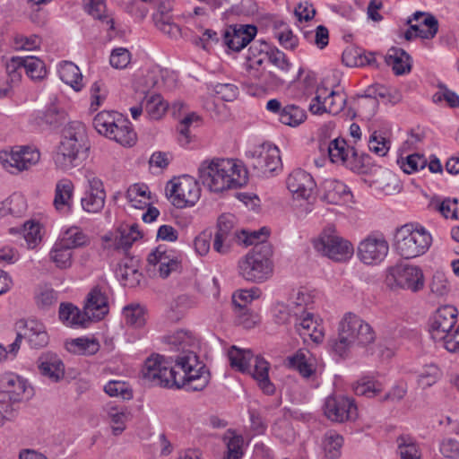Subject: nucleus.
I'll list each match as a JSON object with an SVG mask.
<instances>
[{"mask_svg": "<svg viewBox=\"0 0 459 459\" xmlns=\"http://www.w3.org/2000/svg\"><path fill=\"white\" fill-rule=\"evenodd\" d=\"M164 341L169 350L175 352L170 357L176 363L175 386L193 392L204 389L210 381V374L195 351L198 347L196 338L190 332L179 330L164 337Z\"/></svg>", "mask_w": 459, "mask_h": 459, "instance_id": "1", "label": "nucleus"}, {"mask_svg": "<svg viewBox=\"0 0 459 459\" xmlns=\"http://www.w3.org/2000/svg\"><path fill=\"white\" fill-rule=\"evenodd\" d=\"M198 177L204 186L214 193L241 187L247 182V169L230 159L204 160L198 168Z\"/></svg>", "mask_w": 459, "mask_h": 459, "instance_id": "2", "label": "nucleus"}, {"mask_svg": "<svg viewBox=\"0 0 459 459\" xmlns=\"http://www.w3.org/2000/svg\"><path fill=\"white\" fill-rule=\"evenodd\" d=\"M376 339L373 327L356 314L349 312L339 323L338 336L329 339L328 348L334 355L346 358L353 345L368 348Z\"/></svg>", "mask_w": 459, "mask_h": 459, "instance_id": "3", "label": "nucleus"}, {"mask_svg": "<svg viewBox=\"0 0 459 459\" xmlns=\"http://www.w3.org/2000/svg\"><path fill=\"white\" fill-rule=\"evenodd\" d=\"M88 150L83 126L80 123L72 124L64 131L63 140L54 155L55 164L62 170L78 167L86 159Z\"/></svg>", "mask_w": 459, "mask_h": 459, "instance_id": "4", "label": "nucleus"}, {"mask_svg": "<svg viewBox=\"0 0 459 459\" xmlns=\"http://www.w3.org/2000/svg\"><path fill=\"white\" fill-rule=\"evenodd\" d=\"M273 248L269 243L255 245L238 262V275L245 281L262 283L273 273Z\"/></svg>", "mask_w": 459, "mask_h": 459, "instance_id": "5", "label": "nucleus"}, {"mask_svg": "<svg viewBox=\"0 0 459 459\" xmlns=\"http://www.w3.org/2000/svg\"><path fill=\"white\" fill-rule=\"evenodd\" d=\"M432 242L431 235L424 228L405 224L395 233V250L405 259L425 254Z\"/></svg>", "mask_w": 459, "mask_h": 459, "instance_id": "6", "label": "nucleus"}, {"mask_svg": "<svg viewBox=\"0 0 459 459\" xmlns=\"http://www.w3.org/2000/svg\"><path fill=\"white\" fill-rule=\"evenodd\" d=\"M315 248L325 256L335 261L345 262L353 253V245L337 231L333 225L326 226L314 242Z\"/></svg>", "mask_w": 459, "mask_h": 459, "instance_id": "7", "label": "nucleus"}, {"mask_svg": "<svg viewBox=\"0 0 459 459\" xmlns=\"http://www.w3.org/2000/svg\"><path fill=\"white\" fill-rule=\"evenodd\" d=\"M173 355L165 357L156 354L149 357L142 369L143 378L152 385L161 387L175 386L176 364L170 359Z\"/></svg>", "mask_w": 459, "mask_h": 459, "instance_id": "8", "label": "nucleus"}, {"mask_svg": "<svg viewBox=\"0 0 459 459\" xmlns=\"http://www.w3.org/2000/svg\"><path fill=\"white\" fill-rule=\"evenodd\" d=\"M385 282L391 289L399 288L415 293L424 288L425 280L420 267L400 264L387 269Z\"/></svg>", "mask_w": 459, "mask_h": 459, "instance_id": "9", "label": "nucleus"}, {"mask_svg": "<svg viewBox=\"0 0 459 459\" xmlns=\"http://www.w3.org/2000/svg\"><path fill=\"white\" fill-rule=\"evenodd\" d=\"M166 192L172 204L177 208L195 205L201 195L198 183L190 176H183L169 181Z\"/></svg>", "mask_w": 459, "mask_h": 459, "instance_id": "10", "label": "nucleus"}, {"mask_svg": "<svg viewBox=\"0 0 459 459\" xmlns=\"http://www.w3.org/2000/svg\"><path fill=\"white\" fill-rule=\"evenodd\" d=\"M23 332L18 333L14 342L10 344V353L16 356L20 350L22 339H26L29 345L34 349L44 348L48 343V335L45 325L34 318H29L22 321Z\"/></svg>", "mask_w": 459, "mask_h": 459, "instance_id": "11", "label": "nucleus"}, {"mask_svg": "<svg viewBox=\"0 0 459 459\" xmlns=\"http://www.w3.org/2000/svg\"><path fill=\"white\" fill-rule=\"evenodd\" d=\"M389 245L382 234H370L358 245L357 255L365 264H378L386 257Z\"/></svg>", "mask_w": 459, "mask_h": 459, "instance_id": "12", "label": "nucleus"}, {"mask_svg": "<svg viewBox=\"0 0 459 459\" xmlns=\"http://www.w3.org/2000/svg\"><path fill=\"white\" fill-rule=\"evenodd\" d=\"M39 152L27 146L0 152V162L11 173L28 169L39 160Z\"/></svg>", "mask_w": 459, "mask_h": 459, "instance_id": "13", "label": "nucleus"}, {"mask_svg": "<svg viewBox=\"0 0 459 459\" xmlns=\"http://www.w3.org/2000/svg\"><path fill=\"white\" fill-rule=\"evenodd\" d=\"M251 166L262 175L281 170L282 163L280 150L272 143H263L252 152Z\"/></svg>", "mask_w": 459, "mask_h": 459, "instance_id": "14", "label": "nucleus"}, {"mask_svg": "<svg viewBox=\"0 0 459 459\" xmlns=\"http://www.w3.org/2000/svg\"><path fill=\"white\" fill-rule=\"evenodd\" d=\"M324 414L331 421L342 423L356 420L358 409L352 399L341 395L329 396L324 404Z\"/></svg>", "mask_w": 459, "mask_h": 459, "instance_id": "15", "label": "nucleus"}, {"mask_svg": "<svg viewBox=\"0 0 459 459\" xmlns=\"http://www.w3.org/2000/svg\"><path fill=\"white\" fill-rule=\"evenodd\" d=\"M148 272L153 274L158 273L161 278H167L171 272L179 268L180 261L171 252H168L162 246H159L149 254Z\"/></svg>", "mask_w": 459, "mask_h": 459, "instance_id": "16", "label": "nucleus"}, {"mask_svg": "<svg viewBox=\"0 0 459 459\" xmlns=\"http://www.w3.org/2000/svg\"><path fill=\"white\" fill-rule=\"evenodd\" d=\"M286 186L289 191L296 199L308 200L316 189V182L313 177L307 171L294 169L286 179Z\"/></svg>", "mask_w": 459, "mask_h": 459, "instance_id": "17", "label": "nucleus"}, {"mask_svg": "<svg viewBox=\"0 0 459 459\" xmlns=\"http://www.w3.org/2000/svg\"><path fill=\"white\" fill-rule=\"evenodd\" d=\"M256 33L257 29L255 25H230L223 34L224 44L230 49L238 52L254 39Z\"/></svg>", "mask_w": 459, "mask_h": 459, "instance_id": "18", "label": "nucleus"}, {"mask_svg": "<svg viewBox=\"0 0 459 459\" xmlns=\"http://www.w3.org/2000/svg\"><path fill=\"white\" fill-rule=\"evenodd\" d=\"M294 328L304 342L320 343L324 340V327L314 318L312 313L294 317Z\"/></svg>", "mask_w": 459, "mask_h": 459, "instance_id": "19", "label": "nucleus"}, {"mask_svg": "<svg viewBox=\"0 0 459 459\" xmlns=\"http://www.w3.org/2000/svg\"><path fill=\"white\" fill-rule=\"evenodd\" d=\"M457 318V309L453 306L439 307L434 315L431 323L432 336L436 340H442L443 335H448L454 329Z\"/></svg>", "mask_w": 459, "mask_h": 459, "instance_id": "20", "label": "nucleus"}, {"mask_svg": "<svg viewBox=\"0 0 459 459\" xmlns=\"http://www.w3.org/2000/svg\"><path fill=\"white\" fill-rule=\"evenodd\" d=\"M39 373L52 382H59L65 377V364L54 352H43L37 361Z\"/></svg>", "mask_w": 459, "mask_h": 459, "instance_id": "21", "label": "nucleus"}, {"mask_svg": "<svg viewBox=\"0 0 459 459\" xmlns=\"http://www.w3.org/2000/svg\"><path fill=\"white\" fill-rule=\"evenodd\" d=\"M315 358L305 349H299L292 355L288 356L283 365L290 369L297 370L304 378H310L316 374Z\"/></svg>", "mask_w": 459, "mask_h": 459, "instance_id": "22", "label": "nucleus"}, {"mask_svg": "<svg viewBox=\"0 0 459 459\" xmlns=\"http://www.w3.org/2000/svg\"><path fill=\"white\" fill-rule=\"evenodd\" d=\"M85 314L91 320H100L108 313V300L105 291L94 287L87 295L84 304Z\"/></svg>", "mask_w": 459, "mask_h": 459, "instance_id": "23", "label": "nucleus"}, {"mask_svg": "<svg viewBox=\"0 0 459 459\" xmlns=\"http://www.w3.org/2000/svg\"><path fill=\"white\" fill-rule=\"evenodd\" d=\"M352 198L351 190L344 183L335 179L324 182L323 199L328 204L345 205L352 203Z\"/></svg>", "mask_w": 459, "mask_h": 459, "instance_id": "24", "label": "nucleus"}, {"mask_svg": "<svg viewBox=\"0 0 459 459\" xmlns=\"http://www.w3.org/2000/svg\"><path fill=\"white\" fill-rule=\"evenodd\" d=\"M74 186L69 178L58 180L55 187L53 205L61 213H68L72 210Z\"/></svg>", "mask_w": 459, "mask_h": 459, "instance_id": "25", "label": "nucleus"}, {"mask_svg": "<svg viewBox=\"0 0 459 459\" xmlns=\"http://www.w3.org/2000/svg\"><path fill=\"white\" fill-rule=\"evenodd\" d=\"M2 383L4 390L0 392L9 394V396L12 398V401L17 406H19L20 402L24 398L25 395L29 397L31 394L26 381L17 375H6L3 378Z\"/></svg>", "mask_w": 459, "mask_h": 459, "instance_id": "26", "label": "nucleus"}, {"mask_svg": "<svg viewBox=\"0 0 459 459\" xmlns=\"http://www.w3.org/2000/svg\"><path fill=\"white\" fill-rule=\"evenodd\" d=\"M117 276L124 281V284L128 287L137 286L142 279V273L139 272V261L134 257H125L121 260L117 269Z\"/></svg>", "mask_w": 459, "mask_h": 459, "instance_id": "27", "label": "nucleus"}, {"mask_svg": "<svg viewBox=\"0 0 459 459\" xmlns=\"http://www.w3.org/2000/svg\"><path fill=\"white\" fill-rule=\"evenodd\" d=\"M254 359V368L251 370V368H249L248 372L252 375L264 394H273L275 391V387L269 378L270 364L264 358L259 356H256Z\"/></svg>", "mask_w": 459, "mask_h": 459, "instance_id": "28", "label": "nucleus"}, {"mask_svg": "<svg viewBox=\"0 0 459 459\" xmlns=\"http://www.w3.org/2000/svg\"><path fill=\"white\" fill-rule=\"evenodd\" d=\"M108 138L116 141L123 146H132L136 142V134L134 131L131 122L122 115L112 129Z\"/></svg>", "mask_w": 459, "mask_h": 459, "instance_id": "29", "label": "nucleus"}, {"mask_svg": "<svg viewBox=\"0 0 459 459\" xmlns=\"http://www.w3.org/2000/svg\"><path fill=\"white\" fill-rule=\"evenodd\" d=\"M385 62L388 65L392 66L396 75L410 73L411 69L410 55L400 48H391L385 56Z\"/></svg>", "mask_w": 459, "mask_h": 459, "instance_id": "30", "label": "nucleus"}, {"mask_svg": "<svg viewBox=\"0 0 459 459\" xmlns=\"http://www.w3.org/2000/svg\"><path fill=\"white\" fill-rule=\"evenodd\" d=\"M59 318L64 325L70 327L85 326L91 319L77 307L71 303H62L59 307Z\"/></svg>", "mask_w": 459, "mask_h": 459, "instance_id": "31", "label": "nucleus"}, {"mask_svg": "<svg viewBox=\"0 0 459 459\" xmlns=\"http://www.w3.org/2000/svg\"><path fill=\"white\" fill-rule=\"evenodd\" d=\"M106 414L113 435L118 436L122 434L126 428V422L130 419L129 411L124 406L108 405Z\"/></svg>", "mask_w": 459, "mask_h": 459, "instance_id": "32", "label": "nucleus"}, {"mask_svg": "<svg viewBox=\"0 0 459 459\" xmlns=\"http://www.w3.org/2000/svg\"><path fill=\"white\" fill-rule=\"evenodd\" d=\"M329 159L333 163H340L349 167L350 155H356L353 148H351L344 139L336 138L330 142L328 145Z\"/></svg>", "mask_w": 459, "mask_h": 459, "instance_id": "33", "label": "nucleus"}, {"mask_svg": "<svg viewBox=\"0 0 459 459\" xmlns=\"http://www.w3.org/2000/svg\"><path fill=\"white\" fill-rule=\"evenodd\" d=\"M73 256V249L59 240L53 245L49 252L50 261L56 268L61 270H65L72 266L74 262Z\"/></svg>", "mask_w": 459, "mask_h": 459, "instance_id": "34", "label": "nucleus"}, {"mask_svg": "<svg viewBox=\"0 0 459 459\" xmlns=\"http://www.w3.org/2000/svg\"><path fill=\"white\" fill-rule=\"evenodd\" d=\"M100 347L99 342L94 338L80 337L65 342L66 350L77 355H93L99 351Z\"/></svg>", "mask_w": 459, "mask_h": 459, "instance_id": "35", "label": "nucleus"}, {"mask_svg": "<svg viewBox=\"0 0 459 459\" xmlns=\"http://www.w3.org/2000/svg\"><path fill=\"white\" fill-rule=\"evenodd\" d=\"M121 114L114 111H101L98 113L92 121L94 128L100 134L106 137L111 134L112 129Z\"/></svg>", "mask_w": 459, "mask_h": 459, "instance_id": "36", "label": "nucleus"}, {"mask_svg": "<svg viewBox=\"0 0 459 459\" xmlns=\"http://www.w3.org/2000/svg\"><path fill=\"white\" fill-rule=\"evenodd\" d=\"M61 80L70 85L74 91H79L82 88V75L77 65L72 62H65L59 68Z\"/></svg>", "mask_w": 459, "mask_h": 459, "instance_id": "37", "label": "nucleus"}, {"mask_svg": "<svg viewBox=\"0 0 459 459\" xmlns=\"http://www.w3.org/2000/svg\"><path fill=\"white\" fill-rule=\"evenodd\" d=\"M228 356L230 366L233 368L243 373L249 371L253 359V354L249 350H241L236 346H232L229 351Z\"/></svg>", "mask_w": 459, "mask_h": 459, "instance_id": "38", "label": "nucleus"}, {"mask_svg": "<svg viewBox=\"0 0 459 459\" xmlns=\"http://www.w3.org/2000/svg\"><path fill=\"white\" fill-rule=\"evenodd\" d=\"M307 119L306 111L295 104H288L283 107L279 121L283 125L296 127Z\"/></svg>", "mask_w": 459, "mask_h": 459, "instance_id": "39", "label": "nucleus"}, {"mask_svg": "<svg viewBox=\"0 0 459 459\" xmlns=\"http://www.w3.org/2000/svg\"><path fill=\"white\" fill-rule=\"evenodd\" d=\"M396 442L401 459H421V452L413 437L402 435Z\"/></svg>", "mask_w": 459, "mask_h": 459, "instance_id": "40", "label": "nucleus"}, {"mask_svg": "<svg viewBox=\"0 0 459 459\" xmlns=\"http://www.w3.org/2000/svg\"><path fill=\"white\" fill-rule=\"evenodd\" d=\"M343 438L334 432H327L323 439V450L328 459H337L341 456Z\"/></svg>", "mask_w": 459, "mask_h": 459, "instance_id": "41", "label": "nucleus"}, {"mask_svg": "<svg viewBox=\"0 0 459 459\" xmlns=\"http://www.w3.org/2000/svg\"><path fill=\"white\" fill-rule=\"evenodd\" d=\"M147 190L148 187L145 185L134 184L126 191V199L133 207L143 209L150 204Z\"/></svg>", "mask_w": 459, "mask_h": 459, "instance_id": "42", "label": "nucleus"}, {"mask_svg": "<svg viewBox=\"0 0 459 459\" xmlns=\"http://www.w3.org/2000/svg\"><path fill=\"white\" fill-rule=\"evenodd\" d=\"M142 105L144 106L149 117L154 120L160 119L165 114L168 108V105L163 101L160 94L145 97Z\"/></svg>", "mask_w": 459, "mask_h": 459, "instance_id": "43", "label": "nucleus"}, {"mask_svg": "<svg viewBox=\"0 0 459 459\" xmlns=\"http://www.w3.org/2000/svg\"><path fill=\"white\" fill-rule=\"evenodd\" d=\"M59 241L64 245L68 246L71 249H74L88 245L90 239L81 229L77 227H71L64 232L63 237Z\"/></svg>", "mask_w": 459, "mask_h": 459, "instance_id": "44", "label": "nucleus"}, {"mask_svg": "<svg viewBox=\"0 0 459 459\" xmlns=\"http://www.w3.org/2000/svg\"><path fill=\"white\" fill-rule=\"evenodd\" d=\"M22 66L31 80H42L47 74L44 62L36 56L22 57Z\"/></svg>", "mask_w": 459, "mask_h": 459, "instance_id": "45", "label": "nucleus"}, {"mask_svg": "<svg viewBox=\"0 0 459 459\" xmlns=\"http://www.w3.org/2000/svg\"><path fill=\"white\" fill-rule=\"evenodd\" d=\"M19 411L17 406L12 398L6 393L0 392V427H2L6 421L13 420Z\"/></svg>", "mask_w": 459, "mask_h": 459, "instance_id": "46", "label": "nucleus"}, {"mask_svg": "<svg viewBox=\"0 0 459 459\" xmlns=\"http://www.w3.org/2000/svg\"><path fill=\"white\" fill-rule=\"evenodd\" d=\"M85 11L93 18L106 22L109 24L110 30L115 29L113 18L106 13L107 7L103 0H89V3L85 5Z\"/></svg>", "mask_w": 459, "mask_h": 459, "instance_id": "47", "label": "nucleus"}, {"mask_svg": "<svg viewBox=\"0 0 459 459\" xmlns=\"http://www.w3.org/2000/svg\"><path fill=\"white\" fill-rule=\"evenodd\" d=\"M124 316L126 325L141 328L145 325V310L140 305H129L124 308Z\"/></svg>", "mask_w": 459, "mask_h": 459, "instance_id": "48", "label": "nucleus"}, {"mask_svg": "<svg viewBox=\"0 0 459 459\" xmlns=\"http://www.w3.org/2000/svg\"><path fill=\"white\" fill-rule=\"evenodd\" d=\"M106 194L86 192L81 200L82 209L87 212L98 213L105 205Z\"/></svg>", "mask_w": 459, "mask_h": 459, "instance_id": "49", "label": "nucleus"}, {"mask_svg": "<svg viewBox=\"0 0 459 459\" xmlns=\"http://www.w3.org/2000/svg\"><path fill=\"white\" fill-rule=\"evenodd\" d=\"M386 93L387 90L385 87L379 84L372 85L367 89L365 97L359 103V105L370 108V113L371 115H373L376 112L377 107V99L378 97L385 98L386 96Z\"/></svg>", "mask_w": 459, "mask_h": 459, "instance_id": "50", "label": "nucleus"}, {"mask_svg": "<svg viewBox=\"0 0 459 459\" xmlns=\"http://www.w3.org/2000/svg\"><path fill=\"white\" fill-rule=\"evenodd\" d=\"M313 302L311 295L305 290H299L289 305L294 310V317L309 313L308 306Z\"/></svg>", "mask_w": 459, "mask_h": 459, "instance_id": "51", "label": "nucleus"}, {"mask_svg": "<svg viewBox=\"0 0 459 459\" xmlns=\"http://www.w3.org/2000/svg\"><path fill=\"white\" fill-rule=\"evenodd\" d=\"M5 68L7 74L6 82H9L13 88L14 85L18 84L22 79V70H24L22 66V57L13 56L7 61Z\"/></svg>", "mask_w": 459, "mask_h": 459, "instance_id": "52", "label": "nucleus"}, {"mask_svg": "<svg viewBox=\"0 0 459 459\" xmlns=\"http://www.w3.org/2000/svg\"><path fill=\"white\" fill-rule=\"evenodd\" d=\"M346 97L343 93L331 91L327 96H325V111L332 115L339 114L345 106Z\"/></svg>", "mask_w": 459, "mask_h": 459, "instance_id": "53", "label": "nucleus"}, {"mask_svg": "<svg viewBox=\"0 0 459 459\" xmlns=\"http://www.w3.org/2000/svg\"><path fill=\"white\" fill-rule=\"evenodd\" d=\"M9 231L11 233L16 231L22 232L29 246H35L37 242L40 240L39 224L33 221H26L23 223L21 230L11 228Z\"/></svg>", "mask_w": 459, "mask_h": 459, "instance_id": "54", "label": "nucleus"}, {"mask_svg": "<svg viewBox=\"0 0 459 459\" xmlns=\"http://www.w3.org/2000/svg\"><path fill=\"white\" fill-rule=\"evenodd\" d=\"M132 54L126 48H114L109 56V64L115 69H125L131 63Z\"/></svg>", "mask_w": 459, "mask_h": 459, "instance_id": "55", "label": "nucleus"}, {"mask_svg": "<svg viewBox=\"0 0 459 459\" xmlns=\"http://www.w3.org/2000/svg\"><path fill=\"white\" fill-rule=\"evenodd\" d=\"M26 207L24 198L20 195H13L3 203V214L21 216L26 211Z\"/></svg>", "mask_w": 459, "mask_h": 459, "instance_id": "56", "label": "nucleus"}, {"mask_svg": "<svg viewBox=\"0 0 459 459\" xmlns=\"http://www.w3.org/2000/svg\"><path fill=\"white\" fill-rule=\"evenodd\" d=\"M441 377V372L436 365L425 366L418 376V382L423 387H429L434 385Z\"/></svg>", "mask_w": 459, "mask_h": 459, "instance_id": "57", "label": "nucleus"}, {"mask_svg": "<svg viewBox=\"0 0 459 459\" xmlns=\"http://www.w3.org/2000/svg\"><path fill=\"white\" fill-rule=\"evenodd\" d=\"M260 296V290L257 288L249 290H240L232 296V303L235 308L247 307V304Z\"/></svg>", "mask_w": 459, "mask_h": 459, "instance_id": "58", "label": "nucleus"}, {"mask_svg": "<svg viewBox=\"0 0 459 459\" xmlns=\"http://www.w3.org/2000/svg\"><path fill=\"white\" fill-rule=\"evenodd\" d=\"M214 94L224 101H233L238 95V88L229 82L212 84Z\"/></svg>", "mask_w": 459, "mask_h": 459, "instance_id": "59", "label": "nucleus"}, {"mask_svg": "<svg viewBox=\"0 0 459 459\" xmlns=\"http://www.w3.org/2000/svg\"><path fill=\"white\" fill-rule=\"evenodd\" d=\"M384 389V385L381 382L377 380H364L362 379L359 383L354 390L358 395H365L368 397H374L380 394Z\"/></svg>", "mask_w": 459, "mask_h": 459, "instance_id": "60", "label": "nucleus"}, {"mask_svg": "<svg viewBox=\"0 0 459 459\" xmlns=\"http://www.w3.org/2000/svg\"><path fill=\"white\" fill-rule=\"evenodd\" d=\"M368 148L379 157H384L390 149V142L385 137L374 132L369 137Z\"/></svg>", "mask_w": 459, "mask_h": 459, "instance_id": "61", "label": "nucleus"}, {"mask_svg": "<svg viewBox=\"0 0 459 459\" xmlns=\"http://www.w3.org/2000/svg\"><path fill=\"white\" fill-rule=\"evenodd\" d=\"M236 323L246 329L253 328L259 322V316L248 309L236 308Z\"/></svg>", "mask_w": 459, "mask_h": 459, "instance_id": "62", "label": "nucleus"}, {"mask_svg": "<svg viewBox=\"0 0 459 459\" xmlns=\"http://www.w3.org/2000/svg\"><path fill=\"white\" fill-rule=\"evenodd\" d=\"M243 437L239 435H232L227 441V454L223 459H240L243 456Z\"/></svg>", "mask_w": 459, "mask_h": 459, "instance_id": "63", "label": "nucleus"}, {"mask_svg": "<svg viewBox=\"0 0 459 459\" xmlns=\"http://www.w3.org/2000/svg\"><path fill=\"white\" fill-rule=\"evenodd\" d=\"M437 210L446 219L459 220V201L456 198H446L437 206Z\"/></svg>", "mask_w": 459, "mask_h": 459, "instance_id": "64", "label": "nucleus"}]
</instances>
